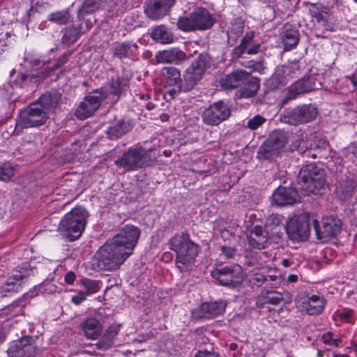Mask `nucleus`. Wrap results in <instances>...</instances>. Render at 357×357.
Masks as SVG:
<instances>
[{
  "instance_id": "28",
  "label": "nucleus",
  "mask_w": 357,
  "mask_h": 357,
  "mask_svg": "<svg viewBox=\"0 0 357 357\" xmlns=\"http://www.w3.org/2000/svg\"><path fill=\"white\" fill-rule=\"evenodd\" d=\"M280 38L284 51L295 49L298 44L300 33L296 27L289 23H286L280 33Z\"/></svg>"
},
{
  "instance_id": "10",
  "label": "nucleus",
  "mask_w": 357,
  "mask_h": 357,
  "mask_svg": "<svg viewBox=\"0 0 357 357\" xmlns=\"http://www.w3.org/2000/svg\"><path fill=\"white\" fill-rule=\"evenodd\" d=\"M141 234L140 229L131 225H126L109 240L128 258L132 253Z\"/></svg>"
},
{
  "instance_id": "21",
  "label": "nucleus",
  "mask_w": 357,
  "mask_h": 357,
  "mask_svg": "<svg viewBox=\"0 0 357 357\" xmlns=\"http://www.w3.org/2000/svg\"><path fill=\"white\" fill-rule=\"evenodd\" d=\"M175 3L176 0H147L144 13L151 20H160L169 14Z\"/></svg>"
},
{
  "instance_id": "45",
  "label": "nucleus",
  "mask_w": 357,
  "mask_h": 357,
  "mask_svg": "<svg viewBox=\"0 0 357 357\" xmlns=\"http://www.w3.org/2000/svg\"><path fill=\"white\" fill-rule=\"evenodd\" d=\"M29 303L28 296L24 294L22 297L13 301L8 306V310L13 316L23 314L24 313V307Z\"/></svg>"
},
{
  "instance_id": "5",
  "label": "nucleus",
  "mask_w": 357,
  "mask_h": 357,
  "mask_svg": "<svg viewBox=\"0 0 357 357\" xmlns=\"http://www.w3.org/2000/svg\"><path fill=\"white\" fill-rule=\"evenodd\" d=\"M215 22V18L206 8L197 7L190 13L179 17L176 26L183 32L202 31L210 29Z\"/></svg>"
},
{
  "instance_id": "17",
  "label": "nucleus",
  "mask_w": 357,
  "mask_h": 357,
  "mask_svg": "<svg viewBox=\"0 0 357 357\" xmlns=\"http://www.w3.org/2000/svg\"><path fill=\"white\" fill-rule=\"evenodd\" d=\"M38 352L31 336H24L10 343L7 350L8 357H34Z\"/></svg>"
},
{
  "instance_id": "62",
  "label": "nucleus",
  "mask_w": 357,
  "mask_h": 357,
  "mask_svg": "<svg viewBox=\"0 0 357 357\" xmlns=\"http://www.w3.org/2000/svg\"><path fill=\"white\" fill-rule=\"evenodd\" d=\"M254 33H247L245 36L241 39L239 47L241 51L245 48V46L250 45V43L252 42L253 39Z\"/></svg>"
},
{
  "instance_id": "31",
  "label": "nucleus",
  "mask_w": 357,
  "mask_h": 357,
  "mask_svg": "<svg viewBox=\"0 0 357 357\" xmlns=\"http://www.w3.org/2000/svg\"><path fill=\"white\" fill-rule=\"evenodd\" d=\"M130 79L128 77H112L109 82L108 98L112 96V100L117 102L121 96L129 89Z\"/></svg>"
},
{
  "instance_id": "36",
  "label": "nucleus",
  "mask_w": 357,
  "mask_h": 357,
  "mask_svg": "<svg viewBox=\"0 0 357 357\" xmlns=\"http://www.w3.org/2000/svg\"><path fill=\"white\" fill-rule=\"evenodd\" d=\"M87 31L85 30V26H83V22H79L77 26L66 27L63 29L62 42L68 45L73 44L77 40L82 33Z\"/></svg>"
},
{
  "instance_id": "54",
  "label": "nucleus",
  "mask_w": 357,
  "mask_h": 357,
  "mask_svg": "<svg viewBox=\"0 0 357 357\" xmlns=\"http://www.w3.org/2000/svg\"><path fill=\"white\" fill-rule=\"evenodd\" d=\"M265 276L266 275L261 273H254L250 275L249 281L252 285L257 287H260L262 284L265 285Z\"/></svg>"
},
{
  "instance_id": "46",
  "label": "nucleus",
  "mask_w": 357,
  "mask_h": 357,
  "mask_svg": "<svg viewBox=\"0 0 357 357\" xmlns=\"http://www.w3.org/2000/svg\"><path fill=\"white\" fill-rule=\"evenodd\" d=\"M288 222L285 218L280 214H272L269 215L266 222V229L267 231L273 229L274 227H280V225Z\"/></svg>"
},
{
  "instance_id": "39",
  "label": "nucleus",
  "mask_w": 357,
  "mask_h": 357,
  "mask_svg": "<svg viewBox=\"0 0 357 357\" xmlns=\"http://www.w3.org/2000/svg\"><path fill=\"white\" fill-rule=\"evenodd\" d=\"M130 129V124L128 122L120 120L108 128L107 134L110 139H116L124 135Z\"/></svg>"
},
{
  "instance_id": "20",
  "label": "nucleus",
  "mask_w": 357,
  "mask_h": 357,
  "mask_svg": "<svg viewBox=\"0 0 357 357\" xmlns=\"http://www.w3.org/2000/svg\"><path fill=\"white\" fill-rule=\"evenodd\" d=\"M356 187L357 176L347 170L337 179L335 192L340 200L346 202L352 197Z\"/></svg>"
},
{
  "instance_id": "51",
  "label": "nucleus",
  "mask_w": 357,
  "mask_h": 357,
  "mask_svg": "<svg viewBox=\"0 0 357 357\" xmlns=\"http://www.w3.org/2000/svg\"><path fill=\"white\" fill-rule=\"evenodd\" d=\"M266 121V119L264 116L257 114L252 118L248 119L246 126L251 130H256L265 123Z\"/></svg>"
},
{
  "instance_id": "14",
  "label": "nucleus",
  "mask_w": 357,
  "mask_h": 357,
  "mask_svg": "<svg viewBox=\"0 0 357 357\" xmlns=\"http://www.w3.org/2000/svg\"><path fill=\"white\" fill-rule=\"evenodd\" d=\"M300 71L301 66L298 61L278 66L268 80L269 88L273 90L285 86L289 80L299 75Z\"/></svg>"
},
{
  "instance_id": "11",
  "label": "nucleus",
  "mask_w": 357,
  "mask_h": 357,
  "mask_svg": "<svg viewBox=\"0 0 357 357\" xmlns=\"http://www.w3.org/2000/svg\"><path fill=\"white\" fill-rule=\"evenodd\" d=\"M317 109L312 105H303L284 110L280 115L281 122L292 126L312 121L317 116Z\"/></svg>"
},
{
  "instance_id": "30",
  "label": "nucleus",
  "mask_w": 357,
  "mask_h": 357,
  "mask_svg": "<svg viewBox=\"0 0 357 357\" xmlns=\"http://www.w3.org/2000/svg\"><path fill=\"white\" fill-rule=\"evenodd\" d=\"M259 87L260 79L247 73L246 79L241 83L235 96L238 99L252 98L257 94Z\"/></svg>"
},
{
  "instance_id": "15",
  "label": "nucleus",
  "mask_w": 357,
  "mask_h": 357,
  "mask_svg": "<svg viewBox=\"0 0 357 357\" xmlns=\"http://www.w3.org/2000/svg\"><path fill=\"white\" fill-rule=\"evenodd\" d=\"M230 115L231 110L228 104L223 100H219L211 104L204 110L202 119L204 124L215 126L227 120Z\"/></svg>"
},
{
  "instance_id": "13",
  "label": "nucleus",
  "mask_w": 357,
  "mask_h": 357,
  "mask_svg": "<svg viewBox=\"0 0 357 357\" xmlns=\"http://www.w3.org/2000/svg\"><path fill=\"white\" fill-rule=\"evenodd\" d=\"M212 277L225 287L234 288L239 286L243 280V272L237 264L226 265L211 272Z\"/></svg>"
},
{
  "instance_id": "29",
  "label": "nucleus",
  "mask_w": 357,
  "mask_h": 357,
  "mask_svg": "<svg viewBox=\"0 0 357 357\" xmlns=\"http://www.w3.org/2000/svg\"><path fill=\"white\" fill-rule=\"evenodd\" d=\"M268 231L261 225H253L248 235V243L252 248L264 249L268 244Z\"/></svg>"
},
{
  "instance_id": "27",
  "label": "nucleus",
  "mask_w": 357,
  "mask_h": 357,
  "mask_svg": "<svg viewBox=\"0 0 357 357\" xmlns=\"http://www.w3.org/2000/svg\"><path fill=\"white\" fill-rule=\"evenodd\" d=\"M283 300L282 294L277 291H262L256 298V306L259 309L266 308L271 312V306L278 305Z\"/></svg>"
},
{
  "instance_id": "8",
  "label": "nucleus",
  "mask_w": 357,
  "mask_h": 357,
  "mask_svg": "<svg viewBox=\"0 0 357 357\" xmlns=\"http://www.w3.org/2000/svg\"><path fill=\"white\" fill-rule=\"evenodd\" d=\"M94 258L97 266L105 271L118 268L128 259L109 239L97 250Z\"/></svg>"
},
{
  "instance_id": "44",
  "label": "nucleus",
  "mask_w": 357,
  "mask_h": 357,
  "mask_svg": "<svg viewBox=\"0 0 357 357\" xmlns=\"http://www.w3.org/2000/svg\"><path fill=\"white\" fill-rule=\"evenodd\" d=\"M47 20L59 25H65L70 21L71 15L68 9L58 10L51 13L48 15Z\"/></svg>"
},
{
  "instance_id": "26",
  "label": "nucleus",
  "mask_w": 357,
  "mask_h": 357,
  "mask_svg": "<svg viewBox=\"0 0 357 357\" xmlns=\"http://www.w3.org/2000/svg\"><path fill=\"white\" fill-rule=\"evenodd\" d=\"M299 199L297 191L293 188L279 186L272 195V202L278 206L291 205Z\"/></svg>"
},
{
  "instance_id": "3",
  "label": "nucleus",
  "mask_w": 357,
  "mask_h": 357,
  "mask_svg": "<svg viewBox=\"0 0 357 357\" xmlns=\"http://www.w3.org/2000/svg\"><path fill=\"white\" fill-rule=\"evenodd\" d=\"M168 245L176 253V267L181 271L191 266L200 252L199 245L190 239L186 231L176 233L169 240Z\"/></svg>"
},
{
  "instance_id": "48",
  "label": "nucleus",
  "mask_w": 357,
  "mask_h": 357,
  "mask_svg": "<svg viewBox=\"0 0 357 357\" xmlns=\"http://www.w3.org/2000/svg\"><path fill=\"white\" fill-rule=\"evenodd\" d=\"M82 284L84 287L87 295L93 294L100 290L99 282L89 278L82 280Z\"/></svg>"
},
{
  "instance_id": "63",
  "label": "nucleus",
  "mask_w": 357,
  "mask_h": 357,
  "mask_svg": "<svg viewBox=\"0 0 357 357\" xmlns=\"http://www.w3.org/2000/svg\"><path fill=\"white\" fill-rule=\"evenodd\" d=\"M75 274L73 271L68 272L64 276V281L68 284H72L75 280Z\"/></svg>"
},
{
  "instance_id": "7",
  "label": "nucleus",
  "mask_w": 357,
  "mask_h": 357,
  "mask_svg": "<svg viewBox=\"0 0 357 357\" xmlns=\"http://www.w3.org/2000/svg\"><path fill=\"white\" fill-rule=\"evenodd\" d=\"M297 181L301 190L307 194H317L319 190L325 188L326 184L324 171L315 163L303 166L299 172Z\"/></svg>"
},
{
  "instance_id": "59",
  "label": "nucleus",
  "mask_w": 357,
  "mask_h": 357,
  "mask_svg": "<svg viewBox=\"0 0 357 357\" xmlns=\"http://www.w3.org/2000/svg\"><path fill=\"white\" fill-rule=\"evenodd\" d=\"M50 6V3L47 1L44 0H41L40 1H37L34 6H33L29 10L28 15L30 16L33 12H40L43 8H48Z\"/></svg>"
},
{
  "instance_id": "2",
  "label": "nucleus",
  "mask_w": 357,
  "mask_h": 357,
  "mask_svg": "<svg viewBox=\"0 0 357 357\" xmlns=\"http://www.w3.org/2000/svg\"><path fill=\"white\" fill-rule=\"evenodd\" d=\"M159 156L158 149H146L138 144L128 148L114 164L126 172H132L151 166Z\"/></svg>"
},
{
  "instance_id": "37",
  "label": "nucleus",
  "mask_w": 357,
  "mask_h": 357,
  "mask_svg": "<svg viewBox=\"0 0 357 357\" xmlns=\"http://www.w3.org/2000/svg\"><path fill=\"white\" fill-rule=\"evenodd\" d=\"M266 142L281 152L288 142V133L283 130H275L269 135Z\"/></svg>"
},
{
  "instance_id": "6",
  "label": "nucleus",
  "mask_w": 357,
  "mask_h": 357,
  "mask_svg": "<svg viewBox=\"0 0 357 357\" xmlns=\"http://www.w3.org/2000/svg\"><path fill=\"white\" fill-rule=\"evenodd\" d=\"M38 103L32 102L19 111L13 135L19 136L24 129L38 128L45 123L49 115Z\"/></svg>"
},
{
  "instance_id": "16",
  "label": "nucleus",
  "mask_w": 357,
  "mask_h": 357,
  "mask_svg": "<svg viewBox=\"0 0 357 357\" xmlns=\"http://www.w3.org/2000/svg\"><path fill=\"white\" fill-rule=\"evenodd\" d=\"M313 226L319 240H327L336 236L341 231L342 222L340 218L333 215L322 218L321 226L316 219L313 220Z\"/></svg>"
},
{
  "instance_id": "41",
  "label": "nucleus",
  "mask_w": 357,
  "mask_h": 357,
  "mask_svg": "<svg viewBox=\"0 0 357 357\" xmlns=\"http://www.w3.org/2000/svg\"><path fill=\"white\" fill-rule=\"evenodd\" d=\"M280 153L277 148L273 147L265 141L259 148L257 158L260 160H273Z\"/></svg>"
},
{
  "instance_id": "23",
  "label": "nucleus",
  "mask_w": 357,
  "mask_h": 357,
  "mask_svg": "<svg viewBox=\"0 0 357 357\" xmlns=\"http://www.w3.org/2000/svg\"><path fill=\"white\" fill-rule=\"evenodd\" d=\"M100 7V0H84L78 8L77 17L78 22L84 23L85 30H89L96 22V18L92 14Z\"/></svg>"
},
{
  "instance_id": "22",
  "label": "nucleus",
  "mask_w": 357,
  "mask_h": 357,
  "mask_svg": "<svg viewBox=\"0 0 357 357\" xmlns=\"http://www.w3.org/2000/svg\"><path fill=\"white\" fill-rule=\"evenodd\" d=\"M227 305V303L224 300L204 302L192 312V314L196 319H211L222 314Z\"/></svg>"
},
{
  "instance_id": "57",
  "label": "nucleus",
  "mask_w": 357,
  "mask_h": 357,
  "mask_svg": "<svg viewBox=\"0 0 357 357\" xmlns=\"http://www.w3.org/2000/svg\"><path fill=\"white\" fill-rule=\"evenodd\" d=\"M236 249L233 247L223 245L220 247V252L227 259H234L236 255Z\"/></svg>"
},
{
  "instance_id": "56",
  "label": "nucleus",
  "mask_w": 357,
  "mask_h": 357,
  "mask_svg": "<svg viewBox=\"0 0 357 357\" xmlns=\"http://www.w3.org/2000/svg\"><path fill=\"white\" fill-rule=\"evenodd\" d=\"M280 284V278L277 275H267L265 276V287L276 288Z\"/></svg>"
},
{
  "instance_id": "32",
  "label": "nucleus",
  "mask_w": 357,
  "mask_h": 357,
  "mask_svg": "<svg viewBox=\"0 0 357 357\" xmlns=\"http://www.w3.org/2000/svg\"><path fill=\"white\" fill-rule=\"evenodd\" d=\"M247 72L244 70H235L221 77L220 85L224 89H232L241 85L246 79Z\"/></svg>"
},
{
  "instance_id": "60",
  "label": "nucleus",
  "mask_w": 357,
  "mask_h": 357,
  "mask_svg": "<svg viewBox=\"0 0 357 357\" xmlns=\"http://www.w3.org/2000/svg\"><path fill=\"white\" fill-rule=\"evenodd\" d=\"M261 48V45L259 43L254 44L252 45L245 46L243 50L241 51V54H256L259 52Z\"/></svg>"
},
{
  "instance_id": "53",
  "label": "nucleus",
  "mask_w": 357,
  "mask_h": 357,
  "mask_svg": "<svg viewBox=\"0 0 357 357\" xmlns=\"http://www.w3.org/2000/svg\"><path fill=\"white\" fill-rule=\"evenodd\" d=\"M270 233L273 237L278 238H282L284 234L287 236V222L280 225V227H274L273 229L268 230V234Z\"/></svg>"
},
{
  "instance_id": "61",
  "label": "nucleus",
  "mask_w": 357,
  "mask_h": 357,
  "mask_svg": "<svg viewBox=\"0 0 357 357\" xmlns=\"http://www.w3.org/2000/svg\"><path fill=\"white\" fill-rule=\"evenodd\" d=\"M87 294L84 291H79L76 295L72 296L71 301L75 305H79L86 300Z\"/></svg>"
},
{
  "instance_id": "40",
  "label": "nucleus",
  "mask_w": 357,
  "mask_h": 357,
  "mask_svg": "<svg viewBox=\"0 0 357 357\" xmlns=\"http://www.w3.org/2000/svg\"><path fill=\"white\" fill-rule=\"evenodd\" d=\"M59 96L56 93H46L40 96V98L34 103H38L40 109L49 115L51 109L57 106L59 100Z\"/></svg>"
},
{
  "instance_id": "64",
  "label": "nucleus",
  "mask_w": 357,
  "mask_h": 357,
  "mask_svg": "<svg viewBox=\"0 0 357 357\" xmlns=\"http://www.w3.org/2000/svg\"><path fill=\"white\" fill-rule=\"evenodd\" d=\"M195 357H218V355L208 351H199Z\"/></svg>"
},
{
  "instance_id": "55",
  "label": "nucleus",
  "mask_w": 357,
  "mask_h": 357,
  "mask_svg": "<svg viewBox=\"0 0 357 357\" xmlns=\"http://www.w3.org/2000/svg\"><path fill=\"white\" fill-rule=\"evenodd\" d=\"M70 53L69 52H66L62 55H61L56 60V63L50 67L51 72H53L57 70L59 68L64 65L68 60Z\"/></svg>"
},
{
  "instance_id": "24",
  "label": "nucleus",
  "mask_w": 357,
  "mask_h": 357,
  "mask_svg": "<svg viewBox=\"0 0 357 357\" xmlns=\"http://www.w3.org/2000/svg\"><path fill=\"white\" fill-rule=\"evenodd\" d=\"M314 82L310 76L304 77L291 84L282 102L283 104L287 103L289 100L296 99L299 95L308 93L313 90Z\"/></svg>"
},
{
  "instance_id": "4",
  "label": "nucleus",
  "mask_w": 357,
  "mask_h": 357,
  "mask_svg": "<svg viewBox=\"0 0 357 357\" xmlns=\"http://www.w3.org/2000/svg\"><path fill=\"white\" fill-rule=\"evenodd\" d=\"M89 213L82 206H75L60 220L58 229L68 241L78 239L84 231Z\"/></svg>"
},
{
  "instance_id": "18",
  "label": "nucleus",
  "mask_w": 357,
  "mask_h": 357,
  "mask_svg": "<svg viewBox=\"0 0 357 357\" xmlns=\"http://www.w3.org/2000/svg\"><path fill=\"white\" fill-rule=\"evenodd\" d=\"M112 59H117L121 63L125 60L134 61L138 59L139 46L132 40L113 43L109 48Z\"/></svg>"
},
{
  "instance_id": "9",
  "label": "nucleus",
  "mask_w": 357,
  "mask_h": 357,
  "mask_svg": "<svg viewBox=\"0 0 357 357\" xmlns=\"http://www.w3.org/2000/svg\"><path fill=\"white\" fill-rule=\"evenodd\" d=\"M108 98L106 88H100L89 93L79 103L75 110V116L79 120L91 116L100 107L103 101Z\"/></svg>"
},
{
  "instance_id": "33",
  "label": "nucleus",
  "mask_w": 357,
  "mask_h": 357,
  "mask_svg": "<svg viewBox=\"0 0 357 357\" xmlns=\"http://www.w3.org/2000/svg\"><path fill=\"white\" fill-rule=\"evenodd\" d=\"M81 329L87 339L96 340L102 333V326L94 317H89L81 323Z\"/></svg>"
},
{
  "instance_id": "19",
  "label": "nucleus",
  "mask_w": 357,
  "mask_h": 357,
  "mask_svg": "<svg viewBox=\"0 0 357 357\" xmlns=\"http://www.w3.org/2000/svg\"><path fill=\"white\" fill-rule=\"evenodd\" d=\"M310 235L309 220L305 217L296 216L287 222V236L293 242L306 241Z\"/></svg>"
},
{
  "instance_id": "1",
  "label": "nucleus",
  "mask_w": 357,
  "mask_h": 357,
  "mask_svg": "<svg viewBox=\"0 0 357 357\" xmlns=\"http://www.w3.org/2000/svg\"><path fill=\"white\" fill-rule=\"evenodd\" d=\"M210 67V57L207 54H200L193 60L185 70L183 78H181V72L175 67H164L161 75L165 82L164 97L167 100L174 99L181 92L190 91L202 78L205 70Z\"/></svg>"
},
{
  "instance_id": "42",
  "label": "nucleus",
  "mask_w": 357,
  "mask_h": 357,
  "mask_svg": "<svg viewBox=\"0 0 357 357\" xmlns=\"http://www.w3.org/2000/svg\"><path fill=\"white\" fill-rule=\"evenodd\" d=\"M181 54L182 52L178 49L172 48L158 52L155 58L159 63H174L179 59Z\"/></svg>"
},
{
  "instance_id": "12",
  "label": "nucleus",
  "mask_w": 357,
  "mask_h": 357,
  "mask_svg": "<svg viewBox=\"0 0 357 357\" xmlns=\"http://www.w3.org/2000/svg\"><path fill=\"white\" fill-rule=\"evenodd\" d=\"M36 77L33 75L20 73L13 81V84H8L7 88L4 85L3 88L0 89V96H2L0 103L2 106L8 105L9 109L13 112L15 109V102L18 98L15 96V89L28 86L30 83L36 82ZM15 93H17L15 92ZM0 112H2L1 107H0Z\"/></svg>"
},
{
  "instance_id": "49",
  "label": "nucleus",
  "mask_w": 357,
  "mask_h": 357,
  "mask_svg": "<svg viewBox=\"0 0 357 357\" xmlns=\"http://www.w3.org/2000/svg\"><path fill=\"white\" fill-rule=\"evenodd\" d=\"M243 30L244 23L242 21L233 23L227 33L229 38L236 39L243 34Z\"/></svg>"
},
{
  "instance_id": "47",
  "label": "nucleus",
  "mask_w": 357,
  "mask_h": 357,
  "mask_svg": "<svg viewBox=\"0 0 357 357\" xmlns=\"http://www.w3.org/2000/svg\"><path fill=\"white\" fill-rule=\"evenodd\" d=\"M45 62L39 58L27 55L24 57V66L26 68H30L33 70H38L43 67Z\"/></svg>"
},
{
  "instance_id": "34",
  "label": "nucleus",
  "mask_w": 357,
  "mask_h": 357,
  "mask_svg": "<svg viewBox=\"0 0 357 357\" xmlns=\"http://www.w3.org/2000/svg\"><path fill=\"white\" fill-rule=\"evenodd\" d=\"M151 37L155 42L164 45L171 44L174 40V36L172 30L164 24L153 27Z\"/></svg>"
},
{
  "instance_id": "35",
  "label": "nucleus",
  "mask_w": 357,
  "mask_h": 357,
  "mask_svg": "<svg viewBox=\"0 0 357 357\" xmlns=\"http://www.w3.org/2000/svg\"><path fill=\"white\" fill-rule=\"evenodd\" d=\"M121 325L112 324L104 333L98 342V347L100 349L107 350L110 348L114 342V340L120 331Z\"/></svg>"
},
{
  "instance_id": "52",
  "label": "nucleus",
  "mask_w": 357,
  "mask_h": 357,
  "mask_svg": "<svg viewBox=\"0 0 357 357\" xmlns=\"http://www.w3.org/2000/svg\"><path fill=\"white\" fill-rule=\"evenodd\" d=\"M270 233L273 237L278 238H282L284 234L287 236V222L280 225V227H274L273 229L268 230V234Z\"/></svg>"
},
{
  "instance_id": "38",
  "label": "nucleus",
  "mask_w": 357,
  "mask_h": 357,
  "mask_svg": "<svg viewBox=\"0 0 357 357\" xmlns=\"http://www.w3.org/2000/svg\"><path fill=\"white\" fill-rule=\"evenodd\" d=\"M305 309L310 315H317L322 312L325 306V300L318 295H312L305 303Z\"/></svg>"
},
{
  "instance_id": "43",
  "label": "nucleus",
  "mask_w": 357,
  "mask_h": 357,
  "mask_svg": "<svg viewBox=\"0 0 357 357\" xmlns=\"http://www.w3.org/2000/svg\"><path fill=\"white\" fill-rule=\"evenodd\" d=\"M322 342L328 347L329 349L342 346V335L331 331L324 333L321 337Z\"/></svg>"
},
{
  "instance_id": "50",
  "label": "nucleus",
  "mask_w": 357,
  "mask_h": 357,
  "mask_svg": "<svg viewBox=\"0 0 357 357\" xmlns=\"http://www.w3.org/2000/svg\"><path fill=\"white\" fill-rule=\"evenodd\" d=\"M15 169L9 164L0 165V181H9L14 175Z\"/></svg>"
},
{
  "instance_id": "25",
  "label": "nucleus",
  "mask_w": 357,
  "mask_h": 357,
  "mask_svg": "<svg viewBox=\"0 0 357 357\" xmlns=\"http://www.w3.org/2000/svg\"><path fill=\"white\" fill-rule=\"evenodd\" d=\"M33 273V271L29 268L27 266L19 267V269L15 270L12 275L8 278L3 286V291L5 292L19 291L21 289V281L29 277Z\"/></svg>"
},
{
  "instance_id": "58",
  "label": "nucleus",
  "mask_w": 357,
  "mask_h": 357,
  "mask_svg": "<svg viewBox=\"0 0 357 357\" xmlns=\"http://www.w3.org/2000/svg\"><path fill=\"white\" fill-rule=\"evenodd\" d=\"M354 311L349 309H345L339 313L340 319L347 323H352L354 321Z\"/></svg>"
}]
</instances>
